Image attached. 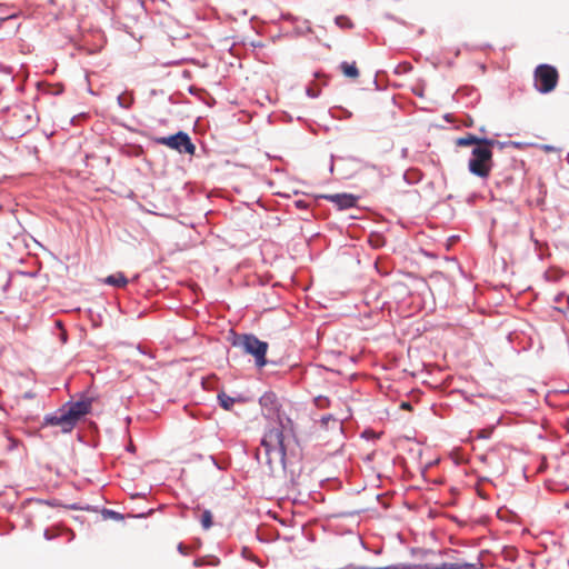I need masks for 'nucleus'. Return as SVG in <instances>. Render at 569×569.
I'll use <instances>...</instances> for the list:
<instances>
[{
    "label": "nucleus",
    "instance_id": "f257e3e1",
    "mask_svg": "<svg viewBox=\"0 0 569 569\" xmlns=\"http://www.w3.org/2000/svg\"><path fill=\"white\" fill-rule=\"evenodd\" d=\"M259 402L263 416L278 423V427H273L264 433L261 446L268 459L276 455L283 460L287 453L286 439L289 433H292V421L290 418L283 417L278 397L273 392L262 395Z\"/></svg>",
    "mask_w": 569,
    "mask_h": 569
},
{
    "label": "nucleus",
    "instance_id": "dca6fc26",
    "mask_svg": "<svg viewBox=\"0 0 569 569\" xmlns=\"http://www.w3.org/2000/svg\"><path fill=\"white\" fill-rule=\"evenodd\" d=\"M306 92H307V94H308L310 98H317V97H319V94H320V89H319V88H316V87L310 86V87H308V88H307V91H306Z\"/></svg>",
    "mask_w": 569,
    "mask_h": 569
},
{
    "label": "nucleus",
    "instance_id": "6e6552de",
    "mask_svg": "<svg viewBox=\"0 0 569 569\" xmlns=\"http://www.w3.org/2000/svg\"><path fill=\"white\" fill-rule=\"evenodd\" d=\"M91 405V398H82L81 400L71 403L66 410L69 411V415L77 423L81 417H83L90 411Z\"/></svg>",
    "mask_w": 569,
    "mask_h": 569
},
{
    "label": "nucleus",
    "instance_id": "f3484780",
    "mask_svg": "<svg viewBox=\"0 0 569 569\" xmlns=\"http://www.w3.org/2000/svg\"><path fill=\"white\" fill-rule=\"evenodd\" d=\"M372 569H408L406 565L399 563V565H390L385 567H376Z\"/></svg>",
    "mask_w": 569,
    "mask_h": 569
},
{
    "label": "nucleus",
    "instance_id": "ddd939ff",
    "mask_svg": "<svg viewBox=\"0 0 569 569\" xmlns=\"http://www.w3.org/2000/svg\"><path fill=\"white\" fill-rule=\"evenodd\" d=\"M200 522L203 529H209L212 526V515L209 510H203L200 517Z\"/></svg>",
    "mask_w": 569,
    "mask_h": 569
},
{
    "label": "nucleus",
    "instance_id": "1a4fd4ad",
    "mask_svg": "<svg viewBox=\"0 0 569 569\" xmlns=\"http://www.w3.org/2000/svg\"><path fill=\"white\" fill-rule=\"evenodd\" d=\"M483 565L480 560L476 562H460V563H451L443 562L440 566H436L431 569H482Z\"/></svg>",
    "mask_w": 569,
    "mask_h": 569
},
{
    "label": "nucleus",
    "instance_id": "4468645a",
    "mask_svg": "<svg viewBox=\"0 0 569 569\" xmlns=\"http://www.w3.org/2000/svg\"><path fill=\"white\" fill-rule=\"evenodd\" d=\"M336 23L343 29H351L353 27L352 21L346 16H338L336 18Z\"/></svg>",
    "mask_w": 569,
    "mask_h": 569
},
{
    "label": "nucleus",
    "instance_id": "9d476101",
    "mask_svg": "<svg viewBox=\"0 0 569 569\" xmlns=\"http://www.w3.org/2000/svg\"><path fill=\"white\" fill-rule=\"evenodd\" d=\"M339 68H340V71L342 72V74L349 79L356 80L360 76V71L355 61H352V62L343 61L340 63Z\"/></svg>",
    "mask_w": 569,
    "mask_h": 569
},
{
    "label": "nucleus",
    "instance_id": "20e7f679",
    "mask_svg": "<svg viewBox=\"0 0 569 569\" xmlns=\"http://www.w3.org/2000/svg\"><path fill=\"white\" fill-rule=\"evenodd\" d=\"M559 81L558 70L550 64L542 63L533 71V86L540 93L553 91Z\"/></svg>",
    "mask_w": 569,
    "mask_h": 569
},
{
    "label": "nucleus",
    "instance_id": "7ed1b4c3",
    "mask_svg": "<svg viewBox=\"0 0 569 569\" xmlns=\"http://www.w3.org/2000/svg\"><path fill=\"white\" fill-rule=\"evenodd\" d=\"M231 345L240 348L243 353L251 355L258 367L267 365L266 355L268 351V343L259 340L256 336L234 333Z\"/></svg>",
    "mask_w": 569,
    "mask_h": 569
},
{
    "label": "nucleus",
    "instance_id": "4be33fe9",
    "mask_svg": "<svg viewBox=\"0 0 569 569\" xmlns=\"http://www.w3.org/2000/svg\"><path fill=\"white\" fill-rule=\"evenodd\" d=\"M56 325H57V327L62 328V322L61 321H57Z\"/></svg>",
    "mask_w": 569,
    "mask_h": 569
},
{
    "label": "nucleus",
    "instance_id": "0eeeda50",
    "mask_svg": "<svg viewBox=\"0 0 569 569\" xmlns=\"http://www.w3.org/2000/svg\"><path fill=\"white\" fill-rule=\"evenodd\" d=\"M323 198L335 203L340 210L352 208L357 204L358 201V197L351 193L326 194Z\"/></svg>",
    "mask_w": 569,
    "mask_h": 569
},
{
    "label": "nucleus",
    "instance_id": "f03ea898",
    "mask_svg": "<svg viewBox=\"0 0 569 569\" xmlns=\"http://www.w3.org/2000/svg\"><path fill=\"white\" fill-rule=\"evenodd\" d=\"M455 143L457 147L473 146L471 158L468 162V169L472 174L481 179H488L493 167L492 147L497 141L467 133L456 139Z\"/></svg>",
    "mask_w": 569,
    "mask_h": 569
},
{
    "label": "nucleus",
    "instance_id": "423d86ee",
    "mask_svg": "<svg viewBox=\"0 0 569 569\" xmlns=\"http://www.w3.org/2000/svg\"><path fill=\"white\" fill-rule=\"evenodd\" d=\"M46 426H57L60 427L62 432H70L74 426L77 425L72 417L69 415V411L66 408L59 410L56 415H48L44 417Z\"/></svg>",
    "mask_w": 569,
    "mask_h": 569
},
{
    "label": "nucleus",
    "instance_id": "5701e85b",
    "mask_svg": "<svg viewBox=\"0 0 569 569\" xmlns=\"http://www.w3.org/2000/svg\"><path fill=\"white\" fill-rule=\"evenodd\" d=\"M61 339L66 341V333H62Z\"/></svg>",
    "mask_w": 569,
    "mask_h": 569
},
{
    "label": "nucleus",
    "instance_id": "aec40b11",
    "mask_svg": "<svg viewBox=\"0 0 569 569\" xmlns=\"http://www.w3.org/2000/svg\"><path fill=\"white\" fill-rule=\"evenodd\" d=\"M178 549H179V551H180L181 553H183V555H186V553H187V547H184L182 543H180V545L178 546Z\"/></svg>",
    "mask_w": 569,
    "mask_h": 569
},
{
    "label": "nucleus",
    "instance_id": "39448f33",
    "mask_svg": "<svg viewBox=\"0 0 569 569\" xmlns=\"http://www.w3.org/2000/svg\"><path fill=\"white\" fill-rule=\"evenodd\" d=\"M156 141L159 144L177 150L180 153L193 154L196 151V146L191 142L190 137L183 131H179L169 137L157 138Z\"/></svg>",
    "mask_w": 569,
    "mask_h": 569
},
{
    "label": "nucleus",
    "instance_id": "6ab92c4d",
    "mask_svg": "<svg viewBox=\"0 0 569 569\" xmlns=\"http://www.w3.org/2000/svg\"><path fill=\"white\" fill-rule=\"evenodd\" d=\"M400 408L411 410V405L409 402H401Z\"/></svg>",
    "mask_w": 569,
    "mask_h": 569
},
{
    "label": "nucleus",
    "instance_id": "9b49d317",
    "mask_svg": "<svg viewBox=\"0 0 569 569\" xmlns=\"http://www.w3.org/2000/svg\"><path fill=\"white\" fill-rule=\"evenodd\" d=\"M104 283L117 288H123L128 284V279L122 272H116L113 274L108 276L104 279Z\"/></svg>",
    "mask_w": 569,
    "mask_h": 569
},
{
    "label": "nucleus",
    "instance_id": "2eb2a0df",
    "mask_svg": "<svg viewBox=\"0 0 569 569\" xmlns=\"http://www.w3.org/2000/svg\"><path fill=\"white\" fill-rule=\"evenodd\" d=\"M332 423L335 427H339V422L337 419H335L333 417L331 416H326V417H322L321 420H320V423L322 427L325 428H328L329 423Z\"/></svg>",
    "mask_w": 569,
    "mask_h": 569
},
{
    "label": "nucleus",
    "instance_id": "f8f14e48",
    "mask_svg": "<svg viewBox=\"0 0 569 569\" xmlns=\"http://www.w3.org/2000/svg\"><path fill=\"white\" fill-rule=\"evenodd\" d=\"M218 400L220 406L226 410H230L234 403V399L224 392L218 395Z\"/></svg>",
    "mask_w": 569,
    "mask_h": 569
},
{
    "label": "nucleus",
    "instance_id": "a211bd4d",
    "mask_svg": "<svg viewBox=\"0 0 569 569\" xmlns=\"http://www.w3.org/2000/svg\"><path fill=\"white\" fill-rule=\"evenodd\" d=\"M8 439L11 442L10 448H9L10 450L18 446V441L16 439L11 438L10 436H8Z\"/></svg>",
    "mask_w": 569,
    "mask_h": 569
},
{
    "label": "nucleus",
    "instance_id": "412c9836",
    "mask_svg": "<svg viewBox=\"0 0 569 569\" xmlns=\"http://www.w3.org/2000/svg\"><path fill=\"white\" fill-rule=\"evenodd\" d=\"M542 149L547 152H551V151H555L556 149L551 146H542Z\"/></svg>",
    "mask_w": 569,
    "mask_h": 569
},
{
    "label": "nucleus",
    "instance_id": "b1692460",
    "mask_svg": "<svg viewBox=\"0 0 569 569\" xmlns=\"http://www.w3.org/2000/svg\"><path fill=\"white\" fill-rule=\"evenodd\" d=\"M297 206H298V207H302V202H301V201H298V202H297Z\"/></svg>",
    "mask_w": 569,
    "mask_h": 569
}]
</instances>
